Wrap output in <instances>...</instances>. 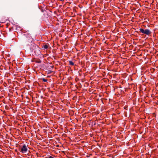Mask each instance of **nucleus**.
Here are the masks:
<instances>
[{"mask_svg": "<svg viewBox=\"0 0 158 158\" xmlns=\"http://www.w3.org/2000/svg\"><path fill=\"white\" fill-rule=\"evenodd\" d=\"M30 46V49L32 52H34L36 55H40V51L39 47L35 44L34 42H31L29 44Z\"/></svg>", "mask_w": 158, "mask_h": 158, "instance_id": "1", "label": "nucleus"}, {"mask_svg": "<svg viewBox=\"0 0 158 158\" xmlns=\"http://www.w3.org/2000/svg\"><path fill=\"white\" fill-rule=\"evenodd\" d=\"M22 40L24 42L28 45L33 42L31 36L28 34H24L22 37Z\"/></svg>", "mask_w": 158, "mask_h": 158, "instance_id": "2", "label": "nucleus"}, {"mask_svg": "<svg viewBox=\"0 0 158 158\" xmlns=\"http://www.w3.org/2000/svg\"><path fill=\"white\" fill-rule=\"evenodd\" d=\"M139 30L141 33L145 34L147 35H149L152 33V32L148 29H143L142 28H140Z\"/></svg>", "mask_w": 158, "mask_h": 158, "instance_id": "3", "label": "nucleus"}, {"mask_svg": "<svg viewBox=\"0 0 158 158\" xmlns=\"http://www.w3.org/2000/svg\"><path fill=\"white\" fill-rule=\"evenodd\" d=\"M28 150L27 148L26 147V146L25 145H24L23 146L20 152L22 153H25L27 152Z\"/></svg>", "mask_w": 158, "mask_h": 158, "instance_id": "4", "label": "nucleus"}, {"mask_svg": "<svg viewBox=\"0 0 158 158\" xmlns=\"http://www.w3.org/2000/svg\"><path fill=\"white\" fill-rule=\"evenodd\" d=\"M69 64L72 65H74V63L72 61H69Z\"/></svg>", "mask_w": 158, "mask_h": 158, "instance_id": "5", "label": "nucleus"}, {"mask_svg": "<svg viewBox=\"0 0 158 158\" xmlns=\"http://www.w3.org/2000/svg\"><path fill=\"white\" fill-rule=\"evenodd\" d=\"M44 48L45 49H46L47 48H48V46L47 45V44H45L44 45Z\"/></svg>", "mask_w": 158, "mask_h": 158, "instance_id": "6", "label": "nucleus"}, {"mask_svg": "<svg viewBox=\"0 0 158 158\" xmlns=\"http://www.w3.org/2000/svg\"><path fill=\"white\" fill-rule=\"evenodd\" d=\"M41 11L42 12L44 13V14H46V11L45 10L42 9Z\"/></svg>", "mask_w": 158, "mask_h": 158, "instance_id": "7", "label": "nucleus"}, {"mask_svg": "<svg viewBox=\"0 0 158 158\" xmlns=\"http://www.w3.org/2000/svg\"><path fill=\"white\" fill-rule=\"evenodd\" d=\"M42 79V80L44 82H47V80L46 79L43 78Z\"/></svg>", "mask_w": 158, "mask_h": 158, "instance_id": "8", "label": "nucleus"}, {"mask_svg": "<svg viewBox=\"0 0 158 158\" xmlns=\"http://www.w3.org/2000/svg\"><path fill=\"white\" fill-rule=\"evenodd\" d=\"M36 62L37 63H40L41 62V61L40 60H36Z\"/></svg>", "mask_w": 158, "mask_h": 158, "instance_id": "9", "label": "nucleus"}, {"mask_svg": "<svg viewBox=\"0 0 158 158\" xmlns=\"http://www.w3.org/2000/svg\"><path fill=\"white\" fill-rule=\"evenodd\" d=\"M48 158H54V157L52 156H50Z\"/></svg>", "mask_w": 158, "mask_h": 158, "instance_id": "10", "label": "nucleus"}]
</instances>
